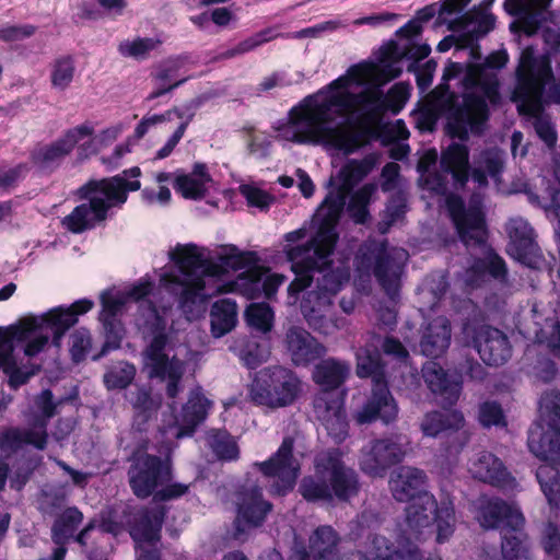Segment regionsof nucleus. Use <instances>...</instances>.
<instances>
[{"label": "nucleus", "mask_w": 560, "mask_h": 560, "mask_svg": "<svg viewBox=\"0 0 560 560\" xmlns=\"http://www.w3.org/2000/svg\"><path fill=\"white\" fill-rule=\"evenodd\" d=\"M310 94L292 106L288 112V120L277 130L281 136L296 144L326 145L351 154L368 143L369 129L351 131L343 125L332 126L336 116H343L352 110L350 91L331 93L319 100L318 95Z\"/></svg>", "instance_id": "f257e3e1"}, {"label": "nucleus", "mask_w": 560, "mask_h": 560, "mask_svg": "<svg viewBox=\"0 0 560 560\" xmlns=\"http://www.w3.org/2000/svg\"><path fill=\"white\" fill-rule=\"evenodd\" d=\"M460 74H464L462 93L450 92L441 110L446 120V135L465 142L469 135L481 136L490 118V55L481 63L448 61L442 79L448 82Z\"/></svg>", "instance_id": "f03ea898"}, {"label": "nucleus", "mask_w": 560, "mask_h": 560, "mask_svg": "<svg viewBox=\"0 0 560 560\" xmlns=\"http://www.w3.org/2000/svg\"><path fill=\"white\" fill-rule=\"evenodd\" d=\"M139 166L124 170L121 173L101 179H90L77 191L80 203L63 218L62 225L73 234L93 230L108 218L112 208L121 209L128 200V194L141 189Z\"/></svg>", "instance_id": "7ed1b4c3"}, {"label": "nucleus", "mask_w": 560, "mask_h": 560, "mask_svg": "<svg viewBox=\"0 0 560 560\" xmlns=\"http://www.w3.org/2000/svg\"><path fill=\"white\" fill-rule=\"evenodd\" d=\"M551 79L550 54L536 55L533 47L523 49L516 68L517 82L512 101L517 103L520 114L527 116L538 138L550 149L556 145L558 133L550 115L544 110L542 96Z\"/></svg>", "instance_id": "20e7f679"}, {"label": "nucleus", "mask_w": 560, "mask_h": 560, "mask_svg": "<svg viewBox=\"0 0 560 560\" xmlns=\"http://www.w3.org/2000/svg\"><path fill=\"white\" fill-rule=\"evenodd\" d=\"M541 420L546 429L537 425L529 431V451L544 462L536 470V478L549 505L560 501V393L548 392L540 398Z\"/></svg>", "instance_id": "39448f33"}, {"label": "nucleus", "mask_w": 560, "mask_h": 560, "mask_svg": "<svg viewBox=\"0 0 560 560\" xmlns=\"http://www.w3.org/2000/svg\"><path fill=\"white\" fill-rule=\"evenodd\" d=\"M301 387V380L293 370L270 365L256 373L249 387V397L257 406L284 408L298 399Z\"/></svg>", "instance_id": "423d86ee"}, {"label": "nucleus", "mask_w": 560, "mask_h": 560, "mask_svg": "<svg viewBox=\"0 0 560 560\" xmlns=\"http://www.w3.org/2000/svg\"><path fill=\"white\" fill-rule=\"evenodd\" d=\"M338 238L335 225L324 220L316 233L307 241L311 259H314L317 265L315 272L320 275L317 279V288L324 294H337L350 278L349 267L345 264L336 266L331 259Z\"/></svg>", "instance_id": "0eeeda50"}, {"label": "nucleus", "mask_w": 560, "mask_h": 560, "mask_svg": "<svg viewBox=\"0 0 560 560\" xmlns=\"http://www.w3.org/2000/svg\"><path fill=\"white\" fill-rule=\"evenodd\" d=\"M406 524L415 539H419L422 529L436 525V541L443 544L455 529V511L451 502L438 503L432 493H422L406 506Z\"/></svg>", "instance_id": "6e6552de"}, {"label": "nucleus", "mask_w": 560, "mask_h": 560, "mask_svg": "<svg viewBox=\"0 0 560 560\" xmlns=\"http://www.w3.org/2000/svg\"><path fill=\"white\" fill-rule=\"evenodd\" d=\"M129 487L136 498L153 497L160 487L173 480V464L170 457L147 452L133 453L127 471Z\"/></svg>", "instance_id": "1a4fd4ad"}, {"label": "nucleus", "mask_w": 560, "mask_h": 560, "mask_svg": "<svg viewBox=\"0 0 560 560\" xmlns=\"http://www.w3.org/2000/svg\"><path fill=\"white\" fill-rule=\"evenodd\" d=\"M445 206L459 241L467 247H483L487 222L481 202L472 197L467 208L459 195L451 192L445 198Z\"/></svg>", "instance_id": "9d476101"}, {"label": "nucleus", "mask_w": 560, "mask_h": 560, "mask_svg": "<svg viewBox=\"0 0 560 560\" xmlns=\"http://www.w3.org/2000/svg\"><path fill=\"white\" fill-rule=\"evenodd\" d=\"M293 451V438L285 436L278 450L268 459L254 464L264 477L273 478L269 486V493L273 497L288 495L296 485L301 466L294 457Z\"/></svg>", "instance_id": "9b49d317"}, {"label": "nucleus", "mask_w": 560, "mask_h": 560, "mask_svg": "<svg viewBox=\"0 0 560 560\" xmlns=\"http://www.w3.org/2000/svg\"><path fill=\"white\" fill-rule=\"evenodd\" d=\"M314 469L318 476H326L332 500L348 502L359 494L361 489L359 474L345 464L338 448L317 455Z\"/></svg>", "instance_id": "f8f14e48"}, {"label": "nucleus", "mask_w": 560, "mask_h": 560, "mask_svg": "<svg viewBox=\"0 0 560 560\" xmlns=\"http://www.w3.org/2000/svg\"><path fill=\"white\" fill-rule=\"evenodd\" d=\"M357 267L360 270L373 268L374 277L388 296L393 298L398 293L404 266L388 250L386 241L370 247L368 252L360 249V254L357 256Z\"/></svg>", "instance_id": "ddd939ff"}, {"label": "nucleus", "mask_w": 560, "mask_h": 560, "mask_svg": "<svg viewBox=\"0 0 560 560\" xmlns=\"http://www.w3.org/2000/svg\"><path fill=\"white\" fill-rule=\"evenodd\" d=\"M92 133L93 128L85 124L70 128L57 140L37 144L31 150L30 160L39 173L52 174L73 151L78 142Z\"/></svg>", "instance_id": "4468645a"}, {"label": "nucleus", "mask_w": 560, "mask_h": 560, "mask_svg": "<svg viewBox=\"0 0 560 560\" xmlns=\"http://www.w3.org/2000/svg\"><path fill=\"white\" fill-rule=\"evenodd\" d=\"M353 107L366 109L365 118L375 120L386 112L398 115L409 100L410 91L408 84L395 83L384 95L380 88L368 89L360 93H353Z\"/></svg>", "instance_id": "2eb2a0df"}, {"label": "nucleus", "mask_w": 560, "mask_h": 560, "mask_svg": "<svg viewBox=\"0 0 560 560\" xmlns=\"http://www.w3.org/2000/svg\"><path fill=\"white\" fill-rule=\"evenodd\" d=\"M504 230L509 237L508 254L529 268H538L542 254L530 223L522 217H513L505 223Z\"/></svg>", "instance_id": "dca6fc26"}, {"label": "nucleus", "mask_w": 560, "mask_h": 560, "mask_svg": "<svg viewBox=\"0 0 560 560\" xmlns=\"http://www.w3.org/2000/svg\"><path fill=\"white\" fill-rule=\"evenodd\" d=\"M447 26L458 33L455 55L469 49L490 32V0H482L478 7L450 21Z\"/></svg>", "instance_id": "f3484780"}, {"label": "nucleus", "mask_w": 560, "mask_h": 560, "mask_svg": "<svg viewBox=\"0 0 560 560\" xmlns=\"http://www.w3.org/2000/svg\"><path fill=\"white\" fill-rule=\"evenodd\" d=\"M465 419L460 411H432L424 416L421 429L424 435L435 438L446 435L445 451L448 454L459 453L468 443L469 436L463 431Z\"/></svg>", "instance_id": "a211bd4d"}, {"label": "nucleus", "mask_w": 560, "mask_h": 560, "mask_svg": "<svg viewBox=\"0 0 560 560\" xmlns=\"http://www.w3.org/2000/svg\"><path fill=\"white\" fill-rule=\"evenodd\" d=\"M404 457L405 450L396 439H376L362 453L359 466L370 477H383L390 467L402 462Z\"/></svg>", "instance_id": "6ab92c4d"}, {"label": "nucleus", "mask_w": 560, "mask_h": 560, "mask_svg": "<svg viewBox=\"0 0 560 560\" xmlns=\"http://www.w3.org/2000/svg\"><path fill=\"white\" fill-rule=\"evenodd\" d=\"M272 508V503L264 499L259 487H253L244 492L233 522L234 537L238 539L249 529L261 526Z\"/></svg>", "instance_id": "aec40b11"}, {"label": "nucleus", "mask_w": 560, "mask_h": 560, "mask_svg": "<svg viewBox=\"0 0 560 560\" xmlns=\"http://www.w3.org/2000/svg\"><path fill=\"white\" fill-rule=\"evenodd\" d=\"M398 405L389 390L388 384L372 386V390L354 419L359 424L381 421L388 425L397 420Z\"/></svg>", "instance_id": "412c9836"}, {"label": "nucleus", "mask_w": 560, "mask_h": 560, "mask_svg": "<svg viewBox=\"0 0 560 560\" xmlns=\"http://www.w3.org/2000/svg\"><path fill=\"white\" fill-rule=\"evenodd\" d=\"M551 0H505L504 8L516 20L511 28L517 27L526 35L535 34L551 16Z\"/></svg>", "instance_id": "4be33fe9"}, {"label": "nucleus", "mask_w": 560, "mask_h": 560, "mask_svg": "<svg viewBox=\"0 0 560 560\" xmlns=\"http://www.w3.org/2000/svg\"><path fill=\"white\" fill-rule=\"evenodd\" d=\"M283 252L295 276L288 287V295L295 302L299 295L313 283L317 265L314 259H311L307 242L295 246L287 245Z\"/></svg>", "instance_id": "5701e85b"}, {"label": "nucleus", "mask_w": 560, "mask_h": 560, "mask_svg": "<svg viewBox=\"0 0 560 560\" xmlns=\"http://www.w3.org/2000/svg\"><path fill=\"white\" fill-rule=\"evenodd\" d=\"M340 536L330 525L318 526L308 537L307 547L303 544L294 547L296 560H337Z\"/></svg>", "instance_id": "b1692460"}, {"label": "nucleus", "mask_w": 560, "mask_h": 560, "mask_svg": "<svg viewBox=\"0 0 560 560\" xmlns=\"http://www.w3.org/2000/svg\"><path fill=\"white\" fill-rule=\"evenodd\" d=\"M285 347L296 366H307L322 359L326 348L302 327L292 326L285 334Z\"/></svg>", "instance_id": "393cba45"}, {"label": "nucleus", "mask_w": 560, "mask_h": 560, "mask_svg": "<svg viewBox=\"0 0 560 560\" xmlns=\"http://www.w3.org/2000/svg\"><path fill=\"white\" fill-rule=\"evenodd\" d=\"M94 302L90 299H80L69 307L58 306L44 314L39 319L42 328L46 327L52 331V342L59 345L66 331L78 323L80 315L90 312Z\"/></svg>", "instance_id": "a878e982"}, {"label": "nucleus", "mask_w": 560, "mask_h": 560, "mask_svg": "<svg viewBox=\"0 0 560 560\" xmlns=\"http://www.w3.org/2000/svg\"><path fill=\"white\" fill-rule=\"evenodd\" d=\"M422 377L432 394L439 396L443 407L454 406L462 392V382L452 377L440 363L428 361L422 366Z\"/></svg>", "instance_id": "bb28decb"}, {"label": "nucleus", "mask_w": 560, "mask_h": 560, "mask_svg": "<svg viewBox=\"0 0 560 560\" xmlns=\"http://www.w3.org/2000/svg\"><path fill=\"white\" fill-rule=\"evenodd\" d=\"M48 443L47 424L43 420L34 419L27 429L9 428L0 433V450L16 453L24 445H32L44 451Z\"/></svg>", "instance_id": "cd10ccee"}, {"label": "nucleus", "mask_w": 560, "mask_h": 560, "mask_svg": "<svg viewBox=\"0 0 560 560\" xmlns=\"http://www.w3.org/2000/svg\"><path fill=\"white\" fill-rule=\"evenodd\" d=\"M427 474L419 468L401 466L392 475L389 489L397 502L410 503L422 493H430L427 487Z\"/></svg>", "instance_id": "c85d7f7f"}, {"label": "nucleus", "mask_w": 560, "mask_h": 560, "mask_svg": "<svg viewBox=\"0 0 560 560\" xmlns=\"http://www.w3.org/2000/svg\"><path fill=\"white\" fill-rule=\"evenodd\" d=\"M170 259L178 268L184 278L197 276H215L219 273V266L203 258L196 244H177L170 253Z\"/></svg>", "instance_id": "c756f323"}, {"label": "nucleus", "mask_w": 560, "mask_h": 560, "mask_svg": "<svg viewBox=\"0 0 560 560\" xmlns=\"http://www.w3.org/2000/svg\"><path fill=\"white\" fill-rule=\"evenodd\" d=\"M211 406L212 401L201 390H191L188 400L182 407L179 416L176 417L178 427L176 436H191L197 427L206 420Z\"/></svg>", "instance_id": "7c9ffc66"}, {"label": "nucleus", "mask_w": 560, "mask_h": 560, "mask_svg": "<svg viewBox=\"0 0 560 560\" xmlns=\"http://www.w3.org/2000/svg\"><path fill=\"white\" fill-rule=\"evenodd\" d=\"M451 322L445 316L433 318L424 328L420 339V351L427 358L442 357L451 343Z\"/></svg>", "instance_id": "2f4dec72"}, {"label": "nucleus", "mask_w": 560, "mask_h": 560, "mask_svg": "<svg viewBox=\"0 0 560 560\" xmlns=\"http://www.w3.org/2000/svg\"><path fill=\"white\" fill-rule=\"evenodd\" d=\"M441 167L452 175L456 189L465 188L470 176L469 150L464 143L453 142L442 152Z\"/></svg>", "instance_id": "473e14b6"}, {"label": "nucleus", "mask_w": 560, "mask_h": 560, "mask_svg": "<svg viewBox=\"0 0 560 560\" xmlns=\"http://www.w3.org/2000/svg\"><path fill=\"white\" fill-rule=\"evenodd\" d=\"M132 409V428L138 432H147L150 421L156 418L161 407V398L152 395L151 388L138 387L130 393Z\"/></svg>", "instance_id": "72a5a7b5"}, {"label": "nucleus", "mask_w": 560, "mask_h": 560, "mask_svg": "<svg viewBox=\"0 0 560 560\" xmlns=\"http://www.w3.org/2000/svg\"><path fill=\"white\" fill-rule=\"evenodd\" d=\"M164 516L163 510L147 508L140 511L135 516L130 530L133 540L151 544L159 541Z\"/></svg>", "instance_id": "f704fd0d"}, {"label": "nucleus", "mask_w": 560, "mask_h": 560, "mask_svg": "<svg viewBox=\"0 0 560 560\" xmlns=\"http://www.w3.org/2000/svg\"><path fill=\"white\" fill-rule=\"evenodd\" d=\"M350 369L346 362L334 358L322 360L315 365L313 381L325 392L339 388L347 380Z\"/></svg>", "instance_id": "c9c22d12"}, {"label": "nucleus", "mask_w": 560, "mask_h": 560, "mask_svg": "<svg viewBox=\"0 0 560 560\" xmlns=\"http://www.w3.org/2000/svg\"><path fill=\"white\" fill-rule=\"evenodd\" d=\"M524 527L525 517L516 503L492 498V529L502 535Z\"/></svg>", "instance_id": "e433bc0d"}, {"label": "nucleus", "mask_w": 560, "mask_h": 560, "mask_svg": "<svg viewBox=\"0 0 560 560\" xmlns=\"http://www.w3.org/2000/svg\"><path fill=\"white\" fill-rule=\"evenodd\" d=\"M355 373L360 378H371L373 385L388 384L385 364L376 349L360 348L357 351Z\"/></svg>", "instance_id": "4c0bfd02"}, {"label": "nucleus", "mask_w": 560, "mask_h": 560, "mask_svg": "<svg viewBox=\"0 0 560 560\" xmlns=\"http://www.w3.org/2000/svg\"><path fill=\"white\" fill-rule=\"evenodd\" d=\"M211 334L215 338L229 334L237 323V304L231 299L215 301L210 311Z\"/></svg>", "instance_id": "58836bf2"}, {"label": "nucleus", "mask_w": 560, "mask_h": 560, "mask_svg": "<svg viewBox=\"0 0 560 560\" xmlns=\"http://www.w3.org/2000/svg\"><path fill=\"white\" fill-rule=\"evenodd\" d=\"M83 513L77 506L66 508L55 518L51 526V538L57 545H66L83 522Z\"/></svg>", "instance_id": "ea45409f"}, {"label": "nucleus", "mask_w": 560, "mask_h": 560, "mask_svg": "<svg viewBox=\"0 0 560 560\" xmlns=\"http://www.w3.org/2000/svg\"><path fill=\"white\" fill-rule=\"evenodd\" d=\"M184 60L185 59L179 56L170 57L159 67L155 73H152V78L155 82H158L159 86L147 96L148 101L159 98L187 81V79H182L173 84H167L168 81H171L178 72L183 66Z\"/></svg>", "instance_id": "a19ab883"}, {"label": "nucleus", "mask_w": 560, "mask_h": 560, "mask_svg": "<svg viewBox=\"0 0 560 560\" xmlns=\"http://www.w3.org/2000/svg\"><path fill=\"white\" fill-rule=\"evenodd\" d=\"M170 283L182 287L178 295V305L184 312H190L192 306L201 300L202 292L206 289V281L203 276L182 278L179 276L171 275L167 277Z\"/></svg>", "instance_id": "79ce46f5"}, {"label": "nucleus", "mask_w": 560, "mask_h": 560, "mask_svg": "<svg viewBox=\"0 0 560 560\" xmlns=\"http://www.w3.org/2000/svg\"><path fill=\"white\" fill-rule=\"evenodd\" d=\"M463 334L466 337V346L472 348L480 360L490 366V324L480 326L466 322L463 327Z\"/></svg>", "instance_id": "37998d69"}, {"label": "nucleus", "mask_w": 560, "mask_h": 560, "mask_svg": "<svg viewBox=\"0 0 560 560\" xmlns=\"http://www.w3.org/2000/svg\"><path fill=\"white\" fill-rule=\"evenodd\" d=\"M501 553L505 560H527L530 557V542L524 528L501 535Z\"/></svg>", "instance_id": "c03bdc74"}, {"label": "nucleus", "mask_w": 560, "mask_h": 560, "mask_svg": "<svg viewBox=\"0 0 560 560\" xmlns=\"http://www.w3.org/2000/svg\"><path fill=\"white\" fill-rule=\"evenodd\" d=\"M374 192L375 186L373 184H365L351 195L347 212L355 224H365L370 221L369 206Z\"/></svg>", "instance_id": "a18cd8bd"}, {"label": "nucleus", "mask_w": 560, "mask_h": 560, "mask_svg": "<svg viewBox=\"0 0 560 560\" xmlns=\"http://www.w3.org/2000/svg\"><path fill=\"white\" fill-rule=\"evenodd\" d=\"M302 498L312 503L316 502H331L332 493L330 491L326 476H304L298 489Z\"/></svg>", "instance_id": "49530a36"}, {"label": "nucleus", "mask_w": 560, "mask_h": 560, "mask_svg": "<svg viewBox=\"0 0 560 560\" xmlns=\"http://www.w3.org/2000/svg\"><path fill=\"white\" fill-rule=\"evenodd\" d=\"M377 155L369 153L361 160H349L340 170L339 176L345 186L351 187L363 180L376 166Z\"/></svg>", "instance_id": "de8ad7c7"}, {"label": "nucleus", "mask_w": 560, "mask_h": 560, "mask_svg": "<svg viewBox=\"0 0 560 560\" xmlns=\"http://www.w3.org/2000/svg\"><path fill=\"white\" fill-rule=\"evenodd\" d=\"M75 73V60L71 55L56 58L51 63L50 83L59 91L67 90L73 81Z\"/></svg>", "instance_id": "09e8293b"}, {"label": "nucleus", "mask_w": 560, "mask_h": 560, "mask_svg": "<svg viewBox=\"0 0 560 560\" xmlns=\"http://www.w3.org/2000/svg\"><path fill=\"white\" fill-rule=\"evenodd\" d=\"M104 328L105 341L101 350L92 355L93 361L107 355L110 351L121 348V342L125 337V327L120 319H100Z\"/></svg>", "instance_id": "8fccbe9b"}, {"label": "nucleus", "mask_w": 560, "mask_h": 560, "mask_svg": "<svg viewBox=\"0 0 560 560\" xmlns=\"http://www.w3.org/2000/svg\"><path fill=\"white\" fill-rule=\"evenodd\" d=\"M244 316L250 327L261 332H269L273 327V310L266 302L249 304Z\"/></svg>", "instance_id": "3c124183"}, {"label": "nucleus", "mask_w": 560, "mask_h": 560, "mask_svg": "<svg viewBox=\"0 0 560 560\" xmlns=\"http://www.w3.org/2000/svg\"><path fill=\"white\" fill-rule=\"evenodd\" d=\"M210 445L219 459L231 462L240 457L238 444L226 430H215L210 435Z\"/></svg>", "instance_id": "603ef678"}, {"label": "nucleus", "mask_w": 560, "mask_h": 560, "mask_svg": "<svg viewBox=\"0 0 560 560\" xmlns=\"http://www.w3.org/2000/svg\"><path fill=\"white\" fill-rule=\"evenodd\" d=\"M384 520L385 518L381 512L365 509L357 516L352 534L357 539H370L373 535H377L375 532L381 528Z\"/></svg>", "instance_id": "864d4df0"}, {"label": "nucleus", "mask_w": 560, "mask_h": 560, "mask_svg": "<svg viewBox=\"0 0 560 560\" xmlns=\"http://www.w3.org/2000/svg\"><path fill=\"white\" fill-rule=\"evenodd\" d=\"M161 42L152 37H137L133 40H124L118 45V52L122 57L136 60H145Z\"/></svg>", "instance_id": "5fc2aeb1"}, {"label": "nucleus", "mask_w": 560, "mask_h": 560, "mask_svg": "<svg viewBox=\"0 0 560 560\" xmlns=\"http://www.w3.org/2000/svg\"><path fill=\"white\" fill-rule=\"evenodd\" d=\"M407 205L404 198L393 197L385 209L381 212V220L377 222L380 234H387L392 226L405 218Z\"/></svg>", "instance_id": "6e6d98bb"}, {"label": "nucleus", "mask_w": 560, "mask_h": 560, "mask_svg": "<svg viewBox=\"0 0 560 560\" xmlns=\"http://www.w3.org/2000/svg\"><path fill=\"white\" fill-rule=\"evenodd\" d=\"M173 187L176 192L190 200H200L207 194L205 180L197 179L189 174H178L174 179Z\"/></svg>", "instance_id": "4d7b16f0"}, {"label": "nucleus", "mask_w": 560, "mask_h": 560, "mask_svg": "<svg viewBox=\"0 0 560 560\" xmlns=\"http://www.w3.org/2000/svg\"><path fill=\"white\" fill-rule=\"evenodd\" d=\"M8 376V385L11 389L16 390L40 371L39 365L30 364L19 366L16 359L8 363L1 370Z\"/></svg>", "instance_id": "13d9d810"}, {"label": "nucleus", "mask_w": 560, "mask_h": 560, "mask_svg": "<svg viewBox=\"0 0 560 560\" xmlns=\"http://www.w3.org/2000/svg\"><path fill=\"white\" fill-rule=\"evenodd\" d=\"M370 540L369 552L377 560H401L402 552L395 544L382 535H373Z\"/></svg>", "instance_id": "bf43d9fd"}, {"label": "nucleus", "mask_w": 560, "mask_h": 560, "mask_svg": "<svg viewBox=\"0 0 560 560\" xmlns=\"http://www.w3.org/2000/svg\"><path fill=\"white\" fill-rule=\"evenodd\" d=\"M135 376V365L124 362L119 369L105 373L104 383L108 389H125L132 383Z\"/></svg>", "instance_id": "052dcab7"}, {"label": "nucleus", "mask_w": 560, "mask_h": 560, "mask_svg": "<svg viewBox=\"0 0 560 560\" xmlns=\"http://www.w3.org/2000/svg\"><path fill=\"white\" fill-rule=\"evenodd\" d=\"M271 32L272 31L270 28H266V30H262V31L254 34L253 36L245 38L244 40L236 44L234 47L225 50L222 54V57L226 58V59H231L236 56L244 55V54H247V52L256 49L260 45L272 39Z\"/></svg>", "instance_id": "680f3d73"}, {"label": "nucleus", "mask_w": 560, "mask_h": 560, "mask_svg": "<svg viewBox=\"0 0 560 560\" xmlns=\"http://www.w3.org/2000/svg\"><path fill=\"white\" fill-rule=\"evenodd\" d=\"M151 332L153 334V338L151 339L149 346L145 349L147 358L166 354L164 352L167 345L165 323L162 316L159 315V313H155L154 320L151 324Z\"/></svg>", "instance_id": "e2e57ef3"}, {"label": "nucleus", "mask_w": 560, "mask_h": 560, "mask_svg": "<svg viewBox=\"0 0 560 560\" xmlns=\"http://www.w3.org/2000/svg\"><path fill=\"white\" fill-rule=\"evenodd\" d=\"M240 192L246 199L249 207H255L262 211L268 210L275 200V197L268 191L249 184L241 185Z\"/></svg>", "instance_id": "0e129e2a"}, {"label": "nucleus", "mask_w": 560, "mask_h": 560, "mask_svg": "<svg viewBox=\"0 0 560 560\" xmlns=\"http://www.w3.org/2000/svg\"><path fill=\"white\" fill-rule=\"evenodd\" d=\"M512 357L509 338L501 330L492 328V366L503 365Z\"/></svg>", "instance_id": "69168bd1"}, {"label": "nucleus", "mask_w": 560, "mask_h": 560, "mask_svg": "<svg viewBox=\"0 0 560 560\" xmlns=\"http://www.w3.org/2000/svg\"><path fill=\"white\" fill-rule=\"evenodd\" d=\"M92 346L91 334L86 328H79L71 335L70 353L73 362L83 361Z\"/></svg>", "instance_id": "338daca9"}, {"label": "nucleus", "mask_w": 560, "mask_h": 560, "mask_svg": "<svg viewBox=\"0 0 560 560\" xmlns=\"http://www.w3.org/2000/svg\"><path fill=\"white\" fill-rule=\"evenodd\" d=\"M259 260L256 252L240 250L236 246H232L230 253L224 257V262L233 270L246 269L250 265H257Z\"/></svg>", "instance_id": "774afa93"}]
</instances>
